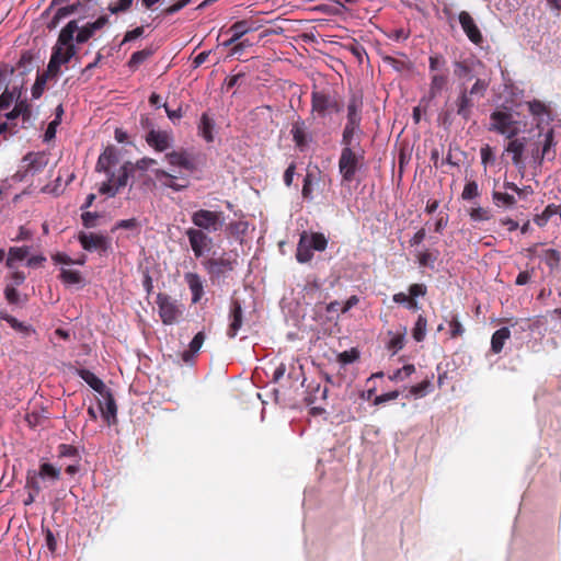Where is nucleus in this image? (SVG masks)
I'll return each instance as SVG.
<instances>
[{
    "label": "nucleus",
    "instance_id": "nucleus-1",
    "mask_svg": "<svg viewBox=\"0 0 561 561\" xmlns=\"http://www.w3.org/2000/svg\"><path fill=\"white\" fill-rule=\"evenodd\" d=\"M33 59L31 51H24L15 67L0 70V105H28L22 95L26 93L25 77L34 69Z\"/></svg>",
    "mask_w": 561,
    "mask_h": 561
},
{
    "label": "nucleus",
    "instance_id": "nucleus-2",
    "mask_svg": "<svg viewBox=\"0 0 561 561\" xmlns=\"http://www.w3.org/2000/svg\"><path fill=\"white\" fill-rule=\"evenodd\" d=\"M525 127L524 116L514 107H500L490 115L489 130L506 138L516 137Z\"/></svg>",
    "mask_w": 561,
    "mask_h": 561
},
{
    "label": "nucleus",
    "instance_id": "nucleus-3",
    "mask_svg": "<svg viewBox=\"0 0 561 561\" xmlns=\"http://www.w3.org/2000/svg\"><path fill=\"white\" fill-rule=\"evenodd\" d=\"M81 19L69 21L60 31L58 43L64 46L87 43L99 31L93 22L79 25Z\"/></svg>",
    "mask_w": 561,
    "mask_h": 561
},
{
    "label": "nucleus",
    "instance_id": "nucleus-4",
    "mask_svg": "<svg viewBox=\"0 0 561 561\" xmlns=\"http://www.w3.org/2000/svg\"><path fill=\"white\" fill-rule=\"evenodd\" d=\"M77 55L76 45L64 46L58 42L53 47L47 69L42 73L56 81L60 75V66L68 64Z\"/></svg>",
    "mask_w": 561,
    "mask_h": 561
},
{
    "label": "nucleus",
    "instance_id": "nucleus-5",
    "mask_svg": "<svg viewBox=\"0 0 561 561\" xmlns=\"http://www.w3.org/2000/svg\"><path fill=\"white\" fill-rule=\"evenodd\" d=\"M191 220L195 229L210 233L222 229L226 217L222 211L198 209L192 214Z\"/></svg>",
    "mask_w": 561,
    "mask_h": 561
},
{
    "label": "nucleus",
    "instance_id": "nucleus-6",
    "mask_svg": "<svg viewBox=\"0 0 561 561\" xmlns=\"http://www.w3.org/2000/svg\"><path fill=\"white\" fill-rule=\"evenodd\" d=\"M61 478V471L60 468L49 463V462H42L39 465L38 470H28L26 472V482L25 488L26 489H33L35 492H41L42 486L39 483V480L43 481H49L51 483H55L59 481Z\"/></svg>",
    "mask_w": 561,
    "mask_h": 561
},
{
    "label": "nucleus",
    "instance_id": "nucleus-7",
    "mask_svg": "<svg viewBox=\"0 0 561 561\" xmlns=\"http://www.w3.org/2000/svg\"><path fill=\"white\" fill-rule=\"evenodd\" d=\"M364 159L360 150L356 151L351 147H343L339 159V171L343 182H352Z\"/></svg>",
    "mask_w": 561,
    "mask_h": 561
},
{
    "label": "nucleus",
    "instance_id": "nucleus-8",
    "mask_svg": "<svg viewBox=\"0 0 561 561\" xmlns=\"http://www.w3.org/2000/svg\"><path fill=\"white\" fill-rule=\"evenodd\" d=\"M489 82L484 79L477 78L469 88L468 83L459 88V95L456 105H473L478 103L485 94Z\"/></svg>",
    "mask_w": 561,
    "mask_h": 561
},
{
    "label": "nucleus",
    "instance_id": "nucleus-9",
    "mask_svg": "<svg viewBox=\"0 0 561 561\" xmlns=\"http://www.w3.org/2000/svg\"><path fill=\"white\" fill-rule=\"evenodd\" d=\"M159 316L164 324H173L182 316V309L169 295L159 293L156 300Z\"/></svg>",
    "mask_w": 561,
    "mask_h": 561
},
{
    "label": "nucleus",
    "instance_id": "nucleus-10",
    "mask_svg": "<svg viewBox=\"0 0 561 561\" xmlns=\"http://www.w3.org/2000/svg\"><path fill=\"white\" fill-rule=\"evenodd\" d=\"M190 245L196 259L202 257L205 252L211 249L213 240L207 232L201 229L188 228L185 231Z\"/></svg>",
    "mask_w": 561,
    "mask_h": 561
},
{
    "label": "nucleus",
    "instance_id": "nucleus-11",
    "mask_svg": "<svg viewBox=\"0 0 561 561\" xmlns=\"http://www.w3.org/2000/svg\"><path fill=\"white\" fill-rule=\"evenodd\" d=\"M449 83V76L446 71L436 72L431 75V83L427 93L423 96L422 101L433 102L447 92Z\"/></svg>",
    "mask_w": 561,
    "mask_h": 561
},
{
    "label": "nucleus",
    "instance_id": "nucleus-12",
    "mask_svg": "<svg viewBox=\"0 0 561 561\" xmlns=\"http://www.w3.org/2000/svg\"><path fill=\"white\" fill-rule=\"evenodd\" d=\"M538 140L537 145H541V150H539V147L534 151V156L536 158H540L541 160L545 158L550 159V151L551 148L554 146V130L552 127L547 124L546 126H540L538 124Z\"/></svg>",
    "mask_w": 561,
    "mask_h": 561
},
{
    "label": "nucleus",
    "instance_id": "nucleus-13",
    "mask_svg": "<svg viewBox=\"0 0 561 561\" xmlns=\"http://www.w3.org/2000/svg\"><path fill=\"white\" fill-rule=\"evenodd\" d=\"M146 142L156 151L163 152L172 147L171 131L151 128L146 135Z\"/></svg>",
    "mask_w": 561,
    "mask_h": 561
},
{
    "label": "nucleus",
    "instance_id": "nucleus-14",
    "mask_svg": "<svg viewBox=\"0 0 561 561\" xmlns=\"http://www.w3.org/2000/svg\"><path fill=\"white\" fill-rule=\"evenodd\" d=\"M203 265L210 276L219 277L227 272L233 271L236 260H231L224 254L220 257H210L205 260Z\"/></svg>",
    "mask_w": 561,
    "mask_h": 561
},
{
    "label": "nucleus",
    "instance_id": "nucleus-15",
    "mask_svg": "<svg viewBox=\"0 0 561 561\" xmlns=\"http://www.w3.org/2000/svg\"><path fill=\"white\" fill-rule=\"evenodd\" d=\"M164 158L171 167H178L190 172L196 170V163L192 153L185 149L168 152Z\"/></svg>",
    "mask_w": 561,
    "mask_h": 561
},
{
    "label": "nucleus",
    "instance_id": "nucleus-16",
    "mask_svg": "<svg viewBox=\"0 0 561 561\" xmlns=\"http://www.w3.org/2000/svg\"><path fill=\"white\" fill-rule=\"evenodd\" d=\"M243 324V309L241 302L237 299L231 300L229 311V325L227 329V335L230 339L237 336L239 330Z\"/></svg>",
    "mask_w": 561,
    "mask_h": 561
},
{
    "label": "nucleus",
    "instance_id": "nucleus-17",
    "mask_svg": "<svg viewBox=\"0 0 561 561\" xmlns=\"http://www.w3.org/2000/svg\"><path fill=\"white\" fill-rule=\"evenodd\" d=\"M458 19L468 38L476 45L482 44L483 36L472 16L467 11H461Z\"/></svg>",
    "mask_w": 561,
    "mask_h": 561
},
{
    "label": "nucleus",
    "instance_id": "nucleus-18",
    "mask_svg": "<svg viewBox=\"0 0 561 561\" xmlns=\"http://www.w3.org/2000/svg\"><path fill=\"white\" fill-rule=\"evenodd\" d=\"M78 239L81 247L87 251H106L108 248V240L102 234L80 232Z\"/></svg>",
    "mask_w": 561,
    "mask_h": 561
},
{
    "label": "nucleus",
    "instance_id": "nucleus-19",
    "mask_svg": "<svg viewBox=\"0 0 561 561\" xmlns=\"http://www.w3.org/2000/svg\"><path fill=\"white\" fill-rule=\"evenodd\" d=\"M472 65L473 61L469 59L454 61V76L459 81V88L474 79Z\"/></svg>",
    "mask_w": 561,
    "mask_h": 561
},
{
    "label": "nucleus",
    "instance_id": "nucleus-20",
    "mask_svg": "<svg viewBox=\"0 0 561 561\" xmlns=\"http://www.w3.org/2000/svg\"><path fill=\"white\" fill-rule=\"evenodd\" d=\"M321 176L322 173L318 167L307 170L301 190L304 199L311 201L313 198V185L320 182Z\"/></svg>",
    "mask_w": 561,
    "mask_h": 561
},
{
    "label": "nucleus",
    "instance_id": "nucleus-21",
    "mask_svg": "<svg viewBox=\"0 0 561 561\" xmlns=\"http://www.w3.org/2000/svg\"><path fill=\"white\" fill-rule=\"evenodd\" d=\"M184 279L192 293V301L198 302L204 295V285L197 273L188 272L184 275Z\"/></svg>",
    "mask_w": 561,
    "mask_h": 561
},
{
    "label": "nucleus",
    "instance_id": "nucleus-22",
    "mask_svg": "<svg viewBox=\"0 0 561 561\" xmlns=\"http://www.w3.org/2000/svg\"><path fill=\"white\" fill-rule=\"evenodd\" d=\"M505 151L512 154V161L515 167H519L523 163V153L525 150L526 138H510Z\"/></svg>",
    "mask_w": 561,
    "mask_h": 561
},
{
    "label": "nucleus",
    "instance_id": "nucleus-23",
    "mask_svg": "<svg viewBox=\"0 0 561 561\" xmlns=\"http://www.w3.org/2000/svg\"><path fill=\"white\" fill-rule=\"evenodd\" d=\"M81 7V0H78L76 3L70 5H65L58 8L51 20L48 22L47 27L49 30L56 28L58 24L66 18L70 16L71 14L78 12L79 8Z\"/></svg>",
    "mask_w": 561,
    "mask_h": 561
},
{
    "label": "nucleus",
    "instance_id": "nucleus-24",
    "mask_svg": "<svg viewBox=\"0 0 561 561\" xmlns=\"http://www.w3.org/2000/svg\"><path fill=\"white\" fill-rule=\"evenodd\" d=\"M154 176L161 186L172 188L175 192L182 191L187 186V182L184 184H179L175 182L176 176L167 172L162 169L154 170Z\"/></svg>",
    "mask_w": 561,
    "mask_h": 561
},
{
    "label": "nucleus",
    "instance_id": "nucleus-25",
    "mask_svg": "<svg viewBox=\"0 0 561 561\" xmlns=\"http://www.w3.org/2000/svg\"><path fill=\"white\" fill-rule=\"evenodd\" d=\"M117 162L116 152L113 147H106L105 150L100 154L95 170L98 172L110 173V169Z\"/></svg>",
    "mask_w": 561,
    "mask_h": 561
},
{
    "label": "nucleus",
    "instance_id": "nucleus-26",
    "mask_svg": "<svg viewBox=\"0 0 561 561\" xmlns=\"http://www.w3.org/2000/svg\"><path fill=\"white\" fill-rule=\"evenodd\" d=\"M312 256V248L308 243V233L304 231L297 244L296 259L299 263H308L311 261Z\"/></svg>",
    "mask_w": 561,
    "mask_h": 561
},
{
    "label": "nucleus",
    "instance_id": "nucleus-27",
    "mask_svg": "<svg viewBox=\"0 0 561 561\" xmlns=\"http://www.w3.org/2000/svg\"><path fill=\"white\" fill-rule=\"evenodd\" d=\"M259 26L256 23L252 20H241L236 23H233L227 33H231L234 36V39H240L243 35L248 34L249 32L256 31Z\"/></svg>",
    "mask_w": 561,
    "mask_h": 561
},
{
    "label": "nucleus",
    "instance_id": "nucleus-28",
    "mask_svg": "<svg viewBox=\"0 0 561 561\" xmlns=\"http://www.w3.org/2000/svg\"><path fill=\"white\" fill-rule=\"evenodd\" d=\"M205 341L204 332H198L188 345V350L182 352L181 358L183 362L190 364L193 363L197 352L201 350L203 343Z\"/></svg>",
    "mask_w": 561,
    "mask_h": 561
},
{
    "label": "nucleus",
    "instance_id": "nucleus-29",
    "mask_svg": "<svg viewBox=\"0 0 561 561\" xmlns=\"http://www.w3.org/2000/svg\"><path fill=\"white\" fill-rule=\"evenodd\" d=\"M511 337V331L508 328L503 327L496 330L491 337V351L494 354L502 352L505 342Z\"/></svg>",
    "mask_w": 561,
    "mask_h": 561
},
{
    "label": "nucleus",
    "instance_id": "nucleus-30",
    "mask_svg": "<svg viewBox=\"0 0 561 561\" xmlns=\"http://www.w3.org/2000/svg\"><path fill=\"white\" fill-rule=\"evenodd\" d=\"M59 279L67 286H84V278L78 270L61 268Z\"/></svg>",
    "mask_w": 561,
    "mask_h": 561
},
{
    "label": "nucleus",
    "instance_id": "nucleus-31",
    "mask_svg": "<svg viewBox=\"0 0 561 561\" xmlns=\"http://www.w3.org/2000/svg\"><path fill=\"white\" fill-rule=\"evenodd\" d=\"M78 376L84 380L94 391L103 393L105 390L104 382L92 371L85 368L78 369Z\"/></svg>",
    "mask_w": 561,
    "mask_h": 561
},
{
    "label": "nucleus",
    "instance_id": "nucleus-32",
    "mask_svg": "<svg viewBox=\"0 0 561 561\" xmlns=\"http://www.w3.org/2000/svg\"><path fill=\"white\" fill-rule=\"evenodd\" d=\"M28 253H30V248L26 247V245L10 248L9 252H8V257H7V261H5L7 267H9L11 270L14 268L15 267V262L16 261H23L24 259H26Z\"/></svg>",
    "mask_w": 561,
    "mask_h": 561
},
{
    "label": "nucleus",
    "instance_id": "nucleus-33",
    "mask_svg": "<svg viewBox=\"0 0 561 561\" xmlns=\"http://www.w3.org/2000/svg\"><path fill=\"white\" fill-rule=\"evenodd\" d=\"M213 129L214 119L207 113H204L198 124V133L207 142H213L214 140Z\"/></svg>",
    "mask_w": 561,
    "mask_h": 561
},
{
    "label": "nucleus",
    "instance_id": "nucleus-34",
    "mask_svg": "<svg viewBox=\"0 0 561 561\" xmlns=\"http://www.w3.org/2000/svg\"><path fill=\"white\" fill-rule=\"evenodd\" d=\"M245 73L241 72L231 77H227L222 83V91L225 93H229L231 91V95H234L237 93V90L234 88H240L242 84L245 83Z\"/></svg>",
    "mask_w": 561,
    "mask_h": 561
},
{
    "label": "nucleus",
    "instance_id": "nucleus-35",
    "mask_svg": "<svg viewBox=\"0 0 561 561\" xmlns=\"http://www.w3.org/2000/svg\"><path fill=\"white\" fill-rule=\"evenodd\" d=\"M26 164V172H32L33 174L41 171L44 165V157L41 153H28L23 159Z\"/></svg>",
    "mask_w": 561,
    "mask_h": 561
},
{
    "label": "nucleus",
    "instance_id": "nucleus-36",
    "mask_svg": "<svg viewBox=\"0 0 561 561\" xmlns=\"http://www.w3.org/2000/svg\"><path fill=\"white\" fill-rule=\"evenodd\" d=\"M559 209H561V205L549 204L541 214L535 216L534 222L539 227L546 226L549 219L559 213Z\"/></svg>",
    "mask_w": 561,
    "mask_h": 561
},
{
    "label": "nucleus",
    "instance_id": "nucleus-37",
    "mask_svg": "<svg viewBox=\"0 0 561 561\" xmlns=\"http://www.w3.org/2000/svg\"><path fill=\"white\" fill-rule=\"evenodd\" d=\"M58 458H69L71 461L80 462L81 456L77 447L69 444H60L57 448Z\"/></svg>",
    "mask_w": 561,
    "mask_h": 561
},
{
    "label": "nucleus",
    "instance_id": "nucleus-38",
    "mask_svg": "<svg viewBox=\"0 0 561 561\" xmlns=\"http://www.w3.org/2000/svg\"><path fill=\"white\" fill-rule=\"evenodd\" d=\"M62 114H64V107H56L55 118L48 124L47 129L44 134L45 142H49L55 138L57 126L61 122Z\"/></svg>",
    "mask_w": 561,
    "mask_h": 561
},
{
    "label": "nucleus",
    "instance_id": "nucleus-39",
    "mask_svg": "<svg viewBox=\"0 0 561 561\" xmlns=\"http://www.w3.org/2000/svg\"><path fill=\"white\" fill-rule=\"evenodd\" d=\"M153 53L154 49L152 47H147L142 50L135 51L128 60V67L131 69H136L139 65H141L150 56H152Z\"/></svg>",
    "mask_w": 561,
    "mask_h": 561
},
{
    "label": "nucleus",
    "instance_id": "nucleus-40",
    "mask_svg": "<svg viewBox=\"0 0 561 561\" xmlns=\"http://www.w3.org/2000/svg\"><path fill=\"white\" fill-rule=\"evenodd\" d=\"M447 61L445 57L442 54H434L431 55L428 58V68L431 75L436 72H443L446 71L448 73V69L446 67Z\"/></svg>",
    "mask_w": 561,
    "mask_h": 561
},
{
    "label": "nucleus",
    "instance_id": "nucleus-41",
    "mask_svg": "<svg viewBox=\"0 0 561 561\" xmlns=\"http://www.w3.org/2000/svg\"><path fill=\"white\" fill-rule=\"evenodd\" d=\"M492 198L494 204L497 207H507L511 208L516 204V199L513 195H510L507 193L496 192L494 191L492 193Z\"/></svg>",
    "mask_w": 561,
    "mask_h": 561
},
{
    "label": "nucleus",
    "instance_id": "nucleus-42",
    "mask_svg": "<svg viewBox=\"0 0 561 561\" xmlns=\"http://www.w3.org/2000/svg\"><path fill=\"white\" fill-rule=\"evenodd\" d=\"M101 411L103 417L106 419L107 421L110 420V417L116 416L117 407L113 396L110 392H107L106 396L104 397V407L101 405Z\"/></svg>",
    "mask_w": 561,
    "mask_h": 561
},
{
    "label": "nucleus",
    "instance_id": "nucleus-43",
    "mask_svg": "<svg viewBox=\"0 0 561 561\" xmlns=\"http://www.w3.org/2000/svg\"><path fill=\"white\" fill-rule=\"evenodd\" d=\"M427 320L423 314L417 317V320L412 329V336L416 342H422L426 334Z\"/></svg>",
    "mask_w": 561,
    "mask_h": 561
},
{
    "label": "nucleus",
    "instance_id": "nucleus-44",
    "mask_svg": "<svg viewBox=\"0 0 561 561\" xmlns=\"http://www.w3.org/2000/svg\"><path fill=\"white\" fill-rule=\"evenodd\" d=\"M308 243L310 244L312 250L321 252L327 249L328 239L321 232H312L310 236H308Z\"/></svg>",
    "mask_w": 561,
    "mask_h": 561
},
{
    "label": "nucleus",
    "instance_id": "nucleus-45",
    "mask_svg": "<svg viewBox=\"0 0 561 561\" xmlns=\"http://www.w3.org/2000/svg\"><path fill=\"white\" fill-rule=\"evenodd\" d=\"M291 134L297 147L304 148L307 144L304 123H295L291 128Z\"/></svg>",
    "mask_w": 561,
    "mask_h": 561
},
{
    "label": "nucleus",
    "instance_id": "nucleus-46",
    "mask_svg": "<svg viewBox=\"0 0 561 561\" xmlns=\"http://www.w3.org/2000/svg\"><path fill=\"white\" fill-rule=\"evenodd\" d=\"M129 178V170L127 165H123L117 175L112 174L111 180L112 183L117 187V191H119L122 187L126 186L127 181Z\"/></svg>",
    "mask_w": 561,
    "mask_h": 561
},
{
    "label": "nucleus",
    "instance_id": "nucleus-47",
    "mask_svg": "<svg viewBox=\"0 0 561 561\" xmlns=\"http://www.w3.org/2000/svg\"><path fill=\"white\" fill-rule=\"evenodd\" d=\"M543 260L550 270H554L559 266L561 254L554 249H548L543 252Z\"/></svg>",
    "mask_w": 561,
    "mask_h": 561
},
{
    "label": "nucleus",
    "instance_id": "nucleus-48",
    "mask_svg": "<svg viewBox=\"0 0 561 561\" xmlns=\"http://www.w3.org/2000/svg\"><path fill=\"white\" fill-rule=\"evenodd\" d=\"M49 80L50 79H48L45 75L39 72L37 73L36 81L32 87L33 99H38L43 94L45 85Z\"/></svg>",
    "mask_w": 561,
    "mask_h": 561
},
{
    "label": "nucleus",
    "instance_id": "nucleus-49",
    "mask_svg": "<svg viewBox=\"0 0 561 561\" xmlns=\"http://www.w3.org/2000/svg\"><path fill=\"white\" fill-rule=\"evenodd\" d=\"M480 195L478 183L476 181H469L466 183L461 193V198L465 201H471Z\"/></svg>",
    "mask_w": 561,
    "mask_h": 561
},
{
    "label": "nucleus",
    "instance_id": "nucleus-50",
    "mask_svg": "<svg viewBox=\"0 0 561 561\" xmlns=\"http://www.w3.org/2000/svg\"><path fill=\"white\" fill-rule=\"evenodd\" d=\"M431 386H432L431 380L425 379V380L421 381L420 383L412 386L410 388V393L416 398H422L428 392V389L431 388Z\"/></svg>",
    "mask_w": 561,
    "mask_h": 561
},
{
    "label": "nucleus",
    "instance_id": "nucleus-51",
    "mask_svg": "<svg viewBox=\"0 0 561 561\" xmlns=\"http://www.w3.org/2000/svg\"><path fill=\"white\" fill-rule=\"evenodd\" d=\"M469 216L473 221H485L491 219V213L488 208L476 207L469 211Z\"/></svg>",
    "mask_w": 561,
    "mask_h": 561
},
{
    "label": "nucleus",
    "instance_id": "nucleus-52",
    "mask_svg": "<svg viewBox=\"0 0 561 561\" xmlns=\"http://www.w3.org/2000/svg\"><path fill=\"white\" fill-rule=\"evenodd\" d=\"M359 358V352L356 348L344 351L337 355L339 363L343 365L352 364Z\"/></svg>",
    "mask_w": 561,
    "mask_h": 561
},
{
    "label": "nucleus",
    "instance_id": "nucleus-53",
    "mask_svg": "<svg viewBox=\"0 0 561 561\" xmlns=\"http://www.w3.org/2000/svg\"><path fill=\"white\" fill-rule=\"evenodd\" d=\"M359 129L346 127L343 130V137H342V145L343 147H351L353 148L355 145V135L359 133Z\"/></svg>",
    "mask_w": 561,
    "mask_h": 561
},
{
    "label": "nucleus",
    "instance_id": "nucleus-54",
    "mask_svg": "<svg viewBox=\"0 0 561 561\" xmlns=\"http://www.w3.org/2000/svg\"><path fill=\"white\" fill-rule=\"evenodd\" d=\"M360 119V113L357 107H348L347 123L345 126L359 129Z\"/></svg>",
    "mask_w": 561,
    "mask_h": 561
},
{
    "label": "nucleus",
    "instance_id": "nucleus-55",
    "mask_svg": "<svg viewBox=\"0 0 561 561\" xmlns=\"http://www.w3.org/2000/svg\"><path fill=\"white\" fill-rule=\"evenodd\" d=\"M415 371V367L412 364H407L402 368L398 369L392 376H390V380H402L405 377L411 376Z\"/></svg>",
    "mask_w": 561,
    "mask_h": 561
},
{
    "label": "nucleus",
    "instance_id": "nucleus-56",
    "mask_svg": "<svg viewBox=\"0 0 561 561\" xmlns=\"http://www.w3.org/2000/svg\"><path fill=\"white\" fill-rule=\"evenodd\" d=\"M4 297L10 305H18L20 302V294L13 285L5 286Z\"/></svg>",
    "mask_w": 561,
    "mask_h": 561
},
{
    "label": "nucleus",
    "instance_id": "nucleus-57",
    "mask_svg": "<svg viewBox=\"0 0 561 561\" xmlns=\"http://www.w3.org/2000/svg\"><path fill=\"white\" fill-rule=\"evenodd\" d=\"M449 328H450V337L456 339L458 336H461L465 332V329L457 317H453L449 321Z\"/></svg>",
    "mask_w": 561,
    "mask_h": 561
},
{
    "label": "nucleus",
    "instance_id": "nucleus-58",
    "mask_svg": "<svg viewBox=\"0 0 561 561\" xmlns=\"http://www.w3.org/2000/svg\"><path fill=\"white\" fill-rule=\"evenodd\" d=\"M134 0H119L116 4H111L108 7V11L112 14H118L121 12H126L133 4Z\"/></svg>",
    "mask_w": 561,
    "mask_h": 561
},
{
    "label": "nucleus",
    "instance_id": "nucleus-59",
    "mask_svg": "<svg viewBox=\"0 0 561 561\" xmlns=\"http://www.w3.org/2000/svg\"><path fill=\"white\" fill-rule=\"evenodd\" d=\"M0 319L7 321L10 324V327L14 330H18V331L26 330V327L22 322H20L18 319H15L14 317H12L8 313L1 312Z\"/></svg>",
    "mask_w": 561,
    "mask_h": 561
},
{
    "label": "nucleus",
    "instance_id": "nucleus-60",
    "mask_svg": "<svg viewBox=\"0 0 561 561\" xmlns=\"http://www.w3.org/2000/svg\"><path fill=\"white\" fill-rule=\"evenodd\" d=\"M437 256L433 255L430 251L421 252L417 255V261L421 266H433V263L436 261Z\"/></svg>",
    "mask_w": 561,
    "mask_h": 561
},
{
    "label": "nucleus",
    "instance_id": "nucleus-61",
    "mask_svg": "<svg viewBox=\"0 0 561 561\" xmlns=\"http://www.w3.org/2000/svg\"><path fill=\"white\" fill-rule=\"evenodd\" d=\"M142 34H144V26H138L131 31L126 32L124 35V38L121 43V46H123L124 44H126L128 42H133V41L137 39L138 37L142 36Z\"/></svg>",
    "mask_w": 561,
    "mask_h": 561
},
{
    "label": "nucleus",
    "instance_id": "nucleus-62",
    "mask_svg": "<svg viewBox=\"0 0 561 561\" xmlns=\"http://www.w3.org/2000/svg\"><path fill=\"white\" fill-rule=\"evenodd\" d=\"M98 217H99V215L96 213L84 211L81 215V220L85 228H93L96 226L95 221H96Z\"/></svg>",
    "mask_w": 561,
    "mask_h": 561
},
{
    "label": "nucleus",
    "instance_id": "nucleus-63",
    "mask_svg": "<svg viewBox=\"0 0 561 561\" xmlns=\"http://www.w3.org/2000/svg\"><path fill=\"white\" fill-rule=\"evenodd\" d=\"M427 293V288L424 284H412L409 287V295L412 298L423 297Z\"/></svg>",
    "mask_w": 561,
    "mask_h": 561
},
{
    "label": "nucleus",
    "instance_id": "nucleus-64",
    "mask_svg": "<svg viewBox=\"0 0 561 561\" xmlns=\"http://www.w3.org/2000/svg\"><path fill=\"white\" fill-rule=\"evenodd\" d=\"M112 181L113 180L108 179L107 182H104L101 185L99 192L101 194H105V195H108V196H112V197L115 196L118 193V191H117V187L112 183Z\"/></svg>",
    "mask_w": 561,
    "mask_h": 561
}]
</instances>
